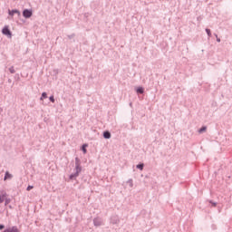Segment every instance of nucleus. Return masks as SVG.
<instances>
[{
  "label": "nucleus",
  "mask_w": 232,
  "mask_h": 232,
  "mask_svg": "<svg viewBox=\"0 0 232 232\" xmlns=\"http://www.w3.org/2000/svg\"><path fill=\"white\" fill-rule=\"evenodd\" d=\"M81 171H82V167H81V159L75 158V173L70 175V180H74V179H77Z\"/></svg>",
  "instance_id": "1"
},
{
  "label": "nucleus",
  "mask_w": 232,
  "mask_h": 232,
  "mask_svg": "<svg viewBox=\"0 0 232 232\" xmlns=\"http://www.w3.org/2000/svg\"><path fill=\"white\" fill-rule=\"evenodd\" d=\"M34 15V11H32V9H24L23 11V16L25 19H30V17H32Z\"/></svg>",
  "instance_id": "2"
},
{
  "label": "nucleus",
  "mask_w": 232,
  "mask_h": 232,
  "mask_svg": "<svg viewBox=\"0 0 232 232\" xmlns=\"http://www.w3.org/2000/svg\"><path fill=\"white\" fill-rule=\"evenodd\" d=\"M2 34L4 35H7V37H12V31H10V29L8 28V26H5L2 29Z\"/></svg>",
  "instance_id": "3"
},
{
  "label": "nucleus",
  "mask_w": 232,
  "mask_h": 232,
  "mask_svg": "<svg viewBox=\"0 0 232 232\" xmlns=\"http://www.w3.org/2000/svg\"><path fill=\"white\" fill-rule=\"evenodd\" d=\"M121 222V219H119V216H111V224L117 225Z\"/></svg>",
  "instance_id": "4"
},
{
  "label": "nucleus",
  "mask_w": 232,
  "mask_h": 232,
  "mask_svg": "<svg viewBox=\"0 0 232 232\" xmlns=\"http://www.w3.org/2000/svg\"><path fill=\"white\" fill-rule=\"evenodd\" d=\"M93 224H94V226H95L96 227H99L102 226V218H95L93 219Z\"/></svg>",
  "instance_id": "5"
},
{
  "label": "nucleus",
  "mask_w": 232,
  "mask_h": 232,
  "mask_svg": "<svg viewBox=\"0 0 232 232\" xmlns=\"http://www.w3.org/2000/svg\"><path fill=\"white\" fill-rule=\"evenodd\" d=\"M9 15L14 16V14L18 15V17H21V11L17 9L9 10L8 12Z\"/></svg>",
  "instance_id": "6"
},
{
  "label": "nucleus",
  "mask_w": 232,
  "mask_h": 232,
  "mask_svg": "<svg viewBox=\"0 0 232 232\" xmlns=\"http://www.w3.org/2000/svg\"><path fill=\"white\" fill-rule=\"evenodd\" d=\"M3 232H19V228L17 227H12L5 229Z\"/></svg>",
  "instance_id": "7"
},
{
  "label": "nucleus",
  "mask_w": 232,
  "mask_h": 232,
  "mask_svg": "<svg viewBox=\"0 0 232 232\" xmlns=\"http://www.w3.org/2000/svg\"><path fill=\"white\" fill-rule=\"evenodd\" d=\"M14 179V175L10 174V172L6 171L4 177V180H12Z\"/></svg>",
  "instance_id": "8"
},
{
  "label": "nucleus",
  "mask_w": 232,
  "mask_h": 232,
  "mask_svg": "<svg viewBox=\"0 0 232 232\" xmlns=\"http://www.w3.org/2000/svg\"><path fill=\"white\" fill-rule=\"evenodd\" d=\"M103 137L105 139H111V133L110 131L106 130L103 132Z\"/></svg>",
  "instance_id": "9"
},
{
  "label": "nucleus",
  "mask_w": 232,
  "mask_h": 232,
  "mask_svg": "<svg viewBox=\"0 0 232 232\" xmlns=\"http://www.w3.org/2000/svg\"><path fill=\"white\" fill-rule=\"evenodd\" d=\"M5 198H6V193H3L2 195H0V204H3Z\"/></svg>",
  "instance_id": "10"
},
{
  "label": "nucleus",
  "mask_w": 232,
  "mask_h": 232,
  "mask_svg": "<svg viewBox=\"0 0 232 232\" xmlns=\"http://www.w3.org/2000/svg\"><path fill=\"white\" fill-rule=\"evenodd\" d=\"M136 92H137V93L142 94V93H144V88L139 87V88H137Z\"/></svg>",
  "instance_id": "11"
},
{
  "label": "nucleus",
  "mask_w": 232,
  "mask_h": 232,
  "mask_svg": "<svg viewBox=\"0 0 232 232\" xmlns=\"http://www.w3.org/2000/svg\"><path fill=\"white\" fill-rule=\"evenodd\" d=\"M136 168L137 169H140V171H142V169H144V163L138 164Z\"/></svg>",
  "instance_id": "12"
},
{
  "label": "nucleus",
  "mask_w": 232,
  "mask_h": 232,
  "mask_svg": "<svg viewBox=\"0 0 232 232\" xmlns=\"http://www.w3.org/2000/svg\"><path fill=\"white\" fill-rule=\"evenodd\" d=\"M208 130V127L203 126L198 130V133H204V131H206Z\"/></svg>",
  "instance_id": "13"
},
{
  "label": "nucleus",
  "mask_w": 232,
  "mask_h": 232,
  "mask_svg": "<svg viewBox=\"0 0 232 232\" xmlns=\"http://www.w3.org/2000/svg\"><path fill=\"white\" fill-rule=\"evenodd\" d=\"M43 99H48V94L46 92L42 93V97L40 98V101H43Z\"/></svg>",
  "instance_id": "14"
},
{
  "label": "nucleus",
  "mask_w": 232,
  "mask_h": 232,
  "mask_svg": "<svg viewBox=\"0 0 232 232\" xmlns=\"http://www.w3.org/2000/svg\"><path fill=\"white\" fill-rule=\"evenodd\" d=\"M86 148H88V144H83V145L82 146V150L83 153H86V152H87Z\"/></svg>",
  "instance_id": "15"
},
{
  "label": "nucleus",
  "mask_w": 232,
  "mask_h": 232,
  "mask_svg": "<svg viewBox=\"0 0 232 232\" xmlns=\"http://www.w3.org/2000/svg\"><path fill=\"white\" fill-rule=\"evenodd\" d=\"M127 184H129L130 188H133V179H130L127 181Z\"/></svg>",
  "instance_id": "16"
},
{
  "label": "nucleus",
  "mask_w": 232,
  "mask_h": 232,
  "mask_svg": "<svg viewBox=\"0 0 232 232\" xmlns=\"http://www.w3.org/2000/svg\"><path fill=\"white\" fill-rule=\"evenodd\" d=\"M9 72H10V73H15V69L14 68V66H11L9 68Z\"/></svg>",
  "instance_id": "17"
},
{
  "label": "nucleus",
  "mask_w": 232,
  "mask_h": 232,
  "mask_svg": "<svg viewBox=\"0 0 232 232\" xmlns=\"http://www.w3.org/2000/svg\"><path fill=\"white\" fill-rule=\"evenodd\" d=\"M208 202H209V204H211L213 206V208H217V202H215L213 200H209Z\"/></svg>",
  "instance_id": "18"
},
{
  "label": "nucleus",
  "mask_w": 232,
  "mask_h": 232,
  "mask_svg": "<svg viewBox=\"0 0 232 232\" xmlns=\"http://www.w3.org/2000/svg\"><path fill=\"white\" fill-rule=\"evenodd\" d=\"M206 33L208 34V37H211V30L210 29H206Z\"/></svg>",
  "instance_id": "19"
},
{
  "label": "nucleus",
  "mask_w": 232,
  "mask_h": 232,
  "mask_svg": "<svg viewBox=\"0 0 232 232\" xmlns=\"http://www.w3.org/2000/svg\"><path fill=\"white\" fill-rule=\"evenodd\" d=\"M49 101H51V102H55V98L53 96H50Z\"/></svg>",
  "instance_id": "20"
},
{
  "label": "nucleus",
  "mask_w": 232,
  "mask_h": 232,
  "mask_svg": "<svg viewBox=\"0 0 232 232\" xmlns=\"http://www.w3.org/2000/svg\"><path fill=\"white\" fill-rule=\"evenodd\" d=\"M31 189H34V186H28L26 188V191H31Z\"/></svg>",
  "instance_id": "21"
},
{
  "label": "nucleus",
  "mask_w": 232,
  "mask_h": 232,
  "mask_svg": "<svg viewBox=\"0 0 232 232\" xmlns=\"http://www.w3.org/2000/svg\"><path fill=\"white\" fill-rule=\"evenodd\" d=\"M5 206H8V204H10V199L8 198L5 199Z\"/></svg>",
  "instance_id": "22"
},
{
  "label": "nucleus",
  "mask_w": 232,
  "mask_h": 232,
  "mask_svg": "<svg viewBox=\"0 0 232 232\" xmlns=\"http://www.w3.org/2000/svg\"><path fill=\"white\" fill-rule=\"evenodd\" d=\"M73 37H75V34L68 35V39H73Z\"/></svg>",
  "instance_id": "23"
},
{
  "label": "nucleus",
  "mask_w": 232,
  "mask_h": 232,
  "mask_svg": "<svg viewBox=\"0 0 232 232\" xmlns=\"http://www.w3.org/2000/svg\"><path fill=\"white\" fill-rule=\"evenodd\" d=\"M0 229H5V225L0 224Z\"/></svg>",
  "instance_id": "24"
},
{
  "label": "nucleus",
  "mask_w": 232,
  "mask_h": 232,
  "mask_svg": "<svg viewBox=\"0 0 232 232\" xmlns=\"http://www.w3.org/2000/svg\"><path fill=\"white\" fill-rule=\"evenodd\" d=\"M218 43H220V38H216Z\"/></svg>",
  "instance_id": "25"
},
{
  "label": "nucleus",
  "mask_w": 232,
  "mask_h": 232,
  "mask_svg": "<svg viewBox=\"0 0 232 232\" xmlns=\"http://www.w3.org/2000/svg\"><path fill=\"white\" fill-rule=\"evenodd\" d=\"M214 35H215V37H216V38H218V34H214Z\"/></svg>",
  "instance_id": "26"
},
{
  "label": "nucleus",
  "mask_w": 232,
  "mask_h": 232,
  "mask_svg": "<svg viewBox=\"0 0 232 232\" xmlns=\"http://www.w3.org/2000/svg\"><path fill=\"white\" fill-rule=\"evenodd\" d=\"M9 81V82H12V80H8Z\"/></svg>",
  "instance_id": "27"
}]
</instances>
